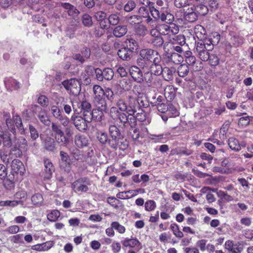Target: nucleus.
Returning a JSON list of instances; mask_svg holds the SVG:
<instances>
[{
  "mask_svg": "<svg viewBox=\"0 0 253 253\" xmlns=\"http://www.w3.org/2000/svg\"><path fill=\"white\" fill-rule=\"evenodd\" d=\"M94 16L96 19L99 22L100 26L103 29H106L107 27L106 25L107 19L106 18L107 15L103 11H98L95 13Z\"/></svg>",
  "mask_w": 253,
  "mask_h": 253,
  "instance_id": "obj_17",
  "label": "nucleus"
},
{
  "mask_svg": "<svg viewBox=\"0 0 253 253\" xmlns=\"http://www.w3.org/2000/svg\"><path fill=\"white\" fill-rule=\"evenodd\" d=\"M152 16L155 18H159L162 21L168 23L159 25V30L161 34L169 36L178 33L179 29L178 25L172 22L174 16L169 12L167 7H163L160 9L153 8L151 10Z\"/></svg>",
  "mask_w": 253,
  "mask_h": 253,
  "instance_id": "obj_2",
  "label": "nucleus"
},
{
  "mask_svg": "<svg viewBox=\"0 0 253 253\" xmlns=\"http://www.w3.org/2000/svg\"><path fill=\"white\" fill-rule=\"evenodd\" d=\"M220 35L217 33L210 36L208 39L196 44V50L199 58L204 61L210 58L209 51L213 49V46L217 44L220 40Z\"/></svg>",
  "mask_w": 253,
  "mask_h": 253,
  "instance_id": "obj_3",
  "label": "nucleus"
},
{
  "mask_svg": "<svg viewBox=\"0 0 253 253\" xmlns=\"http://www.w3.org/2000/svg\"><path fill=\"white\" fill-rule=\"evenodd\" d=\"M109 133L111 137H119L120 135V132L119 128L114 125L110 126Z\"/></svg>",
  "mask_w": 253,
  "mask_h": 253,
  "instance_id": "obj_51",
  "label": "nucleus"
},
{
  "mask_svg": "<svg viewBox=\"0 0 253 253\" xmlns=\"http://www.w3.org/2000/svg\"><path fill=\"white\" fill-rule=\"evenodd\" d=\"M60 215V212L58 210H53L47 214V218L50 221H55Z\"/></svg>",
  "mask_w": 253,
  "mask_h": 253,
  "instance_id": "obj_40",
  "label": "nucleus"
},
{
  "mask_svg": "<svg viewBox=\"0 0 253 253\" xmlns=\"http://www.w3.org/2000/svg\"><path fill=\"white\" fill-rule=\"evenodd\" d=\"M94 98L102 97L104 96V90L99 85H95L93 87Z\"/></svg>",
  "mask_w": 253,
  "mask_h": 253,
  "instance_id": "obj_35",
  "label": "nucleus"
},
{
  "mask_svg": "<svg viewBox=\"0 0 253 253\" xmlns=\"http://www.w3.org/2000/svg\"><path fill=\"white\" fill-rule=\"evenodd\" d=\"M82 23L84 26L90 27L92 25V17L87 14H84L82 16Z\"/></svg>",
  "mask_w": 253,
  "mask_h": 253,
  "instance_id": "obj_47",
  "label": "nucleus"
},
{
  "mask_svg": "<svg viewBox=\"0 0 253 253\" xmlns=\"http://www.w3.org/2000/svg\"><path fill=\"white\" fill-rule=\"evenodd\" d=\"M41 138L42 140L43 148L48 151L53 152L56 149V142L50 136H47L43 138L41 135Z\"/></svg>",
  "mask_w": 253,
  "mask_h": 253,
  "instance_id": "obj_12",
  "label": "nucleus"
},
{
  "mask_svg": "<svg viewBox=\"0 0 253 253\" xmlns=\"http://www.w3.org/2000/svg\"><path fill=\"white\" fill-rule=\"evenodd\" d=\"M51 129L54 133V137L63 131L60 125L54 123H52L51 124Z\"/></svg>",
  "mask_w": 253,
  "mask_h": 253,
  "instance_id": "obj_53",
  "label": "nucleus"
},
{
  "mask_svg": "<svg viewBox=\"0 0 253 253\" xmlns=\"http://www.w3.org/2000/svg\"><path fill=\"white\" fill-rule=\"evenodd\" d=\"M38 102L43 107H45L48 105V99L44 95H41L38 98Z\"/></svg>",
  "mask_w": 253,
  "mask_h": 253,
  "instance_id": "obj_63",
  "label": "nucleus"
},
{
  "mask_svg": "<svg viewBox=\"0 0 253 253\" xmlns=\"http://www.w3.org/2000/svg\"><path fill=\"white\" fill-rule=\"evenodd\" d=\"M44 170L45 171V177L46 179H49L53 173L54 171V167L51 162V161L48 159H44Z\"/></svg>",
  "mask_w": 253,
  "mask_h": 253,
  "instance_id": "obj_20",
  "label": "nucleus"
},
{
  "mask_svg": "<svg viewBox=\"0 0 253 253\" xmlns=\"http://www.w3.org/2000/svg\"><path fill=\"white\" fill-rule=\"evenodd\" d=\"M195 34L197 38L200 41H202L205 38L206 31L204 27L201 25H198L196 27Z\"/></svg>",
  "mask_w": 253,
  "mask_h": 253,
  "instance_id": "obj_33",
  "label": "nucleus"
},
{
  "mask_svg": "<svg viewBox=\"0 0 253 253\" xmlns=\"http://www.w3.org/2000/svg\"><path fill=\"white\" fill-rule=\"evenodd\" d=\"M79 106V109L78 110L75 108V105L73 104V108L75 112L79 114V113H82L84 115L86 112H91V105L86 101H82L78 103Z\"/></svg>",
  "mask_w": 253,
  "mask_h": 253,
  "instance_id": "obj_14",
  "label": "nucleus"
},
{
  "mask_svg": "<svg viewBox=\"0 0 253 253\" xmlns=\"http://www.w3.org/2000/svg\"><path fill=\"white\" fill-rule=\"evenodd\" d=\"M97 138L102 144H105L108 140L107 134L105 132L99 131L97 133Z\"/></svg>",
  "mask_w": 253,
  "mask_h": 253,
  "instance_id": "obj_49",
  "label": "nucleus"
},
{
  "mask_svg": "<svg viewBox=\"0 0 253 253\" xmlns=\"http://www.w3.org/2000/svg\"><path fill=\"white\" fill-rule=\"evenodd\" d=\"M156 207V204L153 200H148L145 203V209L148 211L154 210Z\"/></svg>",
  "mask_w": 253,
  "mask_h": 253,
  "instance_id": "obj_54",
  "label": "nucleus"
},
{
  "mask_svg": "<svg viewBox=\"0 0 253 253\" xmlns=\"http://www.w3.org/2000/svg\"><path fill=\"white\" fill-rule=\"evenodd\" d=\"M21 204H22V202H20L17 200H7L0 202V206H9L11 207H14Z\"/></svg>",
  "mask_w": 253,
  "mask_h": 253,
  "instance_id": "obj_38",
  "label": "nucleus"
},
{
  "mask_svg": "<svg viewBox=\"0 0 253 253\" xmlns=\"http://www.w3.org/2000/svg\"><path fill=\"white\" fill-rule=\"evenodd\" d=\"M57 119H58L60 122L61 124L64 126H68L70 122L69 119L63 114H62Z\"/></svg>",
  "mask_w": 253,
  "mask_h": 253,
  "instance_id": "obj_64",
  "label": "nucleus"
},
{
  "mask_svg": "<svg viewBox=\"0 0 253 253\" xmlns=\"http://www.w3.org/2000/svg\"><path fill=\"white\" fill-rule=\"evenodd\" d=\"M225 247L231 253H241L243 249V246L240 242H234L231 240L226 241Z\"/></svg>",
  "mask_w": 253,
  "mask_h": 253,
  "instance_id": "obj_9",
  "label": "nucleus"
},
{
  "mask_svg": "<svg viewBox=\"0 0 253 253\" xmlns=\"http://www.w3.org/2000/svg\"><path fill=\"white\" fill-rule=\"evenodd\" d=\"M127 31V29L125 25H119L115 27L113 30L114 36L117 38H121L125 35Z\"/></svg>",
  "mask_w": 253,
  "mask_h": 253,
  "instance_id": "obj_21",
  "label": "nucleus"
},
{
  "mask_svg": "<svg viewBox=\"0 0 253 253\" xmlns=\"http://www.w3.org/2000/svg\"><path fill=\"white\" fill-rule=\"evenodd\" d=\"M51 112L53 117L56 119L59 118L62 114L58 107L56 105H53L51 106Z\"/></svg>",
  "mask_w": 253,
  "mask_h": 253,
  "instance_id": "obj_59",
  "label": "nucleus"
},
{
  "mask_svg": "<svg viewBox=\"0 0 253 253\" xmlns=\"http://www.w3.org/2000/svg\"><path fill=\"white\" fill-rule=\"evenodd\" d=\"M140 56L145 61H150V63L154 61L161 62L162 59L158 52L151 49H144L140 51Z\"/></svg>",
  "mask_w": 253,
  "mask_h": 253,
  "instance_id": "obj_6",
  "label": "nucleus"
},
{
  "mask_svg": "<svg viewBox=\"0 0 253 253\" xmlns=\"http://www.w3.org/2000/svg\"><path fill=\"white\" fill-rule=\"evenodd\" d=\"M103 112H105L104 111L100 110L98 109H94L91 112H88L90 114V116L92 117L91 119V121L93 120L96 122H100L103 116Z\"/></svg>",
  "mask_w": 253,
  "mask_h": 253,
  "instance_id": "obj_28",
  "label": "nucleus"
},
{
  "mask_svg": "<svg viewBox=\"0 0 253 253\" xmlns=\"http://www.w3.org/2000/svg\"><path fill=\"white\" fill-rule=\"evenodd\" d=\"M62 84L67 90H70V92L75 96L78 95L81 91L80 83L75 79L64 81Z\"/></svg>",
  "mask_w": 253,
  "mask_h": 253,
  "instance_id": "obj_8",
  "label": "nucleus"
},
{
  "mask_svg": "<svg viewBox=\"0 0 253 253\" xmlns=\"http://www.w3.org/2000/svg\"><path fill=\"white\" fill-rule=\"evenodd\" d=\"M150 41L153 45L156 47H160L164 43V40L161 36L152 38Z\"/></svg>",
  "mask_w": 253,
  "mask_h": 253,
  "instance_id": "obj_52",
  "label": "nucleus"
},
{
  "mask_svg": "<svg viewBox=\"0 0 253 253\" xmlns=\"http://www.w3.org/2000/svg\"><path fill=\"white\" fill-rule=\"evenodd\" d=\"M93 103L97 109L106 112L107 103L104 97L94 98Z\"/></svg>",
  "mask_w": 253,
  "mask_h": 253,
  "instance_id": "obj_22",
  "label": "nucleus"
},
{
  "mask_svg": "<svg viewBox=\"0 0 253 253\" xmlns=\"http://www.w3.org/2000/svg\"><path fill=\"white\" fill-rule=\"evenodd\" d=\"M192 151L189 149H187L186 148H182L179 150H173V154H176L178 155H186L189 156L192 154Z\"/></svg>",
  "mask_w": 253,
  "mask_h": 253,
  "instance_id": "obj_50",
  "label": "nucleus"
},
{
  "mask_svg": "<svg viewBox=\"0 0 253 253\" xmlns=\"http://www.w3.org/2000/svg\"><path fill=\"white\" fill-rule=\"evenodd\" d=\"M56 142L61 145L66 146L68 143V139L67 136H65L64 131L55 137Z\"/></svg>",
  "mask_w": 253,
  "mask_h": 253,
  "instance_id": "obj_31",
  "label": "nucleus"
},
{
  "mask_svg": "<svg viewBox=\"0 0 253 253\" xmlns=\"http://www.w3.org/2000/svg\"><path fill=\"white\" fill-rule=\"evenodd\" d=\"M132 51L127 47L121 48L118 51V55L123 60H128L130 58Z\"/></svg>",
  "mask_w": 253,
  "mask_h": 253,
  "instance_id": "obj_26",
  "label": "nucleus"
},
{
  "mask_svg": "<svg viewBox=\"0 0 253 253\" xmlns=\"http://www.w3.org/2000/svg\"><path fill=\"white\" fill-rule=\"evenodd\" d=\"M126 42L127 47L132 52L133 50L136 49L138 46L137 42L132 38L127 39Z\"/></svg>",
  "mask_w": 253,
  "mask_h": 253,
  "instance_id": "obj_42",
  "label": "nucleus"
},
{
  "mask_svg": "<svg viewBox=\"0 0 253 253\" xmlns=\"http://www.w3.org/2000/svg\"><path fill=\"white\" fill-rule=\"evenodd\" d=\"M3 117L5 119V123L9 129L13 130L14 128V124L13 119L10 118V114L8 113H4Z\"/></svg>",
  "mask_w": 253,
  "mask_h": 253,
  "instance_id": "obj_41",
  "label": "nucleus"
},
{
  "mask_svg": "<svg viewBox=\"0 0 253 253\" xmlns=\"http://www.w3.org/2000/svg\"><path fill=\"white\" fill-rule=\"evenodd\" d=\"M129 73L133 79L137 83L143 81V74L140 69L135 66H132L129 68Z\"/></svg>",
  "mask_w": 253,
  "mask_h": 253,
  "instance_id": "obj_13",
  "label": "nucleus"
},
{
  "mask_svg": "<svg viewBox=\"0 0 253 253\" xmlns=\"http://www.w3.org/2000/svg\"><path fill=\"white\" fill-rule=\"evenodd\" d=\"M178 76L180 77H185L189 73V68L186 64H181L177 68Z\"/></svg>",
  "mask_w": 253,
  "mask_h": 253,
  "instance_id": "obj_34",
  "label": "nucleus"
},
{
  "mask_svg": "<svg viewBox=\"0 0 253 253\" xmlns=\"http://www.w3.org/2000/svg\"><path fill=\"white\" fill-rule=\"evenodd\" d=\"M60 156L61 157V167L64 170L68 172L71 171L70 166L72 163L69 155L63 151L60 152Z\"/></svg>",
  "mask_w": 253,
  "mask_h": 253,
  "instance_id": "obj_11",
  "label": "nucleus"
},
{
  "mask_svg": "<svg viewBox=\"0 0 253 253\" xmlns=\"http://www.w3.org/2000/svg\"><path fill=\"white\" fill-rule=\"evenodd\" d=\"M108 141L109 146L113 149H116L119 143V137H111Z\"/></svg>",
  "mask_w": 253,
  "mask_h": 253,
  "instance_id": "obj_55",
  "label": "nucleus"
},
{
  "mask_svg": "<svg viewBox=\"0 0 253 253\" xmlns=\"http://www.w3.org/2000/svg\"><path fill=\"white\" fill-rule=\"evenodd\" d=\"M169 59L170 61L175 64H178L181 63L183 61V57L178 53H172L169 56Z\"/></svg>",
  "mask_w": 253,
  "mask_h": 253,
  "instance_id": "obj_32",
  "label": "nucleus"
},
{
  "mask_svg": "<svg viewBox=\"0 0 253 253\" xmlns=\"http://www.w3.org/2000/svg\"><path fill=\"white\" fill-rule=\"evenodd\" d=\"M135 32L138 35L143 36L147 33V30L145 26L142 24L136 25L134 27Z\"/></svg>",
  "mask_w": 253,
  "mask_h": 253,
  "instance_id": "obj_37",
  "label": "nucleus"
},
{
  "mask_svg": "<svg viewBox=\"0 0 253 253\" xmlns=\"http://www.w3.org/2000/svg\"><path fill=\"white\" fill-rule=\"evenodd\" d=\"M31 201L34 205H40L42 202V197L40 194L34 195L31 198Z\"/></svg>",
  "mask_w": 253,
  "mask_h": 253,
  "instance_id": "obj_56",
  "label": "nucleus"
},
{
  "mask_svg": "<svg viewBox=\"0 0 253 253\" xmlns=\"http://www.w3.org/2000/svg\"><path fill=\"white\" fill-rule=\"evenodd\" d=\"M161 62H156L154 61L151 63L149 66V72L153 74L155 76H158L163 73V68L160 64Z\"/></svg>",
  "mask_w": 253,
  "mask_h": 253,
  "instance_id": "obj_16",
  "label": "nucleus"
},
{
  "mask_svg": "<svg viewBox=\"0 0 253 253\" xmlns=\"http://www.w3.org/2000/svg\"><path fill=\"white\" fill-rule=\"evenodd\" d=\"M11 168L13 174L15 173L22 175L25 170L23 164L18 159H14L12 161Z\"/></svg>",
  "mask_w": 253,
  "mask_h": 253,
  "instance_id": "obj_10",
  "label": "nucleus"
},
{
  "mask_svg": "<svg viewBox=\"0 0 253 253\" xmlns=\"http://www.w3.org/2000/svg\"><path fill=\"white\" fill-rule=\"evenodd\" d=\"M197 18L198 15L192 7L191 9H187L184 13V18L188 22H193L197 20Z\"/></svg>",
  "mask_w": 253,
  "mask_h": 253,
  "instance_id": "obj_23",
  "label": "nucleus"
},
{
  "mask_svg": "<svg viewBox=\"0 0 253 253\" xmlns=\"http://www.w3.org/2000/svg\"><path fill=\"white\" fill-rule=\"evenodd\" d=\"M30 110L33 113H36L37 112H38L37 117L42 124L46 126L50 125V120L45 110L42 109L36 104L32 105L30 107Z\"/></svg>",
  "mask_w": 253,
  "mask_h": 253,
  "instance_id": "obj_7",
  "label": "nucleus"
},
{
  "mask_svg": "<svg viewBox=\"0 0 253 253\" xmlns=\"http://www.w3.org/2000/svg\"><path fill=\"white\" fill-rule=\"evenodd\" d=\"M108 20L111 24L116 25L119 22L120 18L118 15L113 14L109 16Z\"/></svg>",
  "mask_w": 253,
  "mask_h": 253,
  "instance_id": "obj_61",
  "label": "nucleus"
},
{
  "mask_svg": "<svg viewBox=\"0 0 253 253\" xmlns=\"http://www.w3.org/2000/svg\"><path fill=\"white\" fill-rule=\"evenodd\" d=\"M137 100L136 97L132 95L126 96L125 98H121L116 102V107H112L108 115L113 120H119L120 123L126 127L129 126L133 128L136 125V120L143 122L145 119L144 113L136 112V105Z\"/></svg>",
  "mask_w": 253,
  "mask_h": 253,
  "instance_id": "obj_1",
  "label": "nucleus"
},
{
  "mask_svg": "<svg viewBox=\"0 0 253 253\" xmlns=\"http://www.w3.org/2000/svg\"><path fill=\"white\" fill-rule=\"evenodd\" d=\"M5 85L9 90H17L20 88V84L12 78H7L4 80Z\"/></svg>",
  "mask_w": 253,
  "mask_h": 253,
  "instance_id": "obj_15",
  "label": "nucleus"
},
{
  "mask_svg": "<svg viewBox=\"0 0 253 253\" xmlns=\"http://www.w3.org/2000/svg\"><path fill=\"white\" fill-rule=\"evenodd\" d=\"M192 7L197 14L201 15H205L209 11L207 6L202 4H194Z\"/></svg>",
  "mask_w": 253,
  "mask_h": 253,
  "instance_id": "obj_30",
  "label": "nucleus"
},
{
  "mask_svg": "<svg viewBox=\"0 0 253 253\" xmlns=\"http://www.w3.org/2000/svg\"><path fill=\"white\" fill-rule=\"evenodd\" d=\"M30 137L33 140H36L39 137V134L37 129L33 126L29 125Z\"/></svg>",
  "mask_w": 253,
  "mask_h": 253,
  "instance_id": "obj_57",
  "label": "nucleus"
},
{
  "mask_svg": "<svg viewBox=\"0 0 253 253\" xmlns=\"http://www.w3.org/2000/svg\"><path fill=\"white\" fill-rule=\"evenodd\" d=\"M250 122V118L249 116H245L241 117L238 121V125L242 126H248Z\"/></svg>",
  "mask_w": 253,
  "mask_h": 253,
  "instance_id": "obj_62",
  "label": "nucleus"
},
{
  "mask_svg": "<svg viewBox=\"0 0 253 253\" xmlns=\"http://www.w3.org/2000/svg\"><path fill=\"white\" fill-rule=\"evenodd\" d=\"M174 5L177 8H182L189 5L188 0H175Z\"/></svg>",
  "mask_w": 253,
  "mask_h": 253,
  "instance_id": "obj_60",
  "label": "nucleus"
},
{
  "mask_svg": "<svg viewBox=\"0 0 253 253\" xmlns=\"http://www.w3.org/2000/svg\"><path fill=\"white\" fill-rule=\"evenodd\" d=\"M19 149L21 151H26L28 149V143L27 140L21 137L19 138L18 141Z\"/></svg>",
  "mask_w": 253,
  "mask_h": 253,
  "instance_id": "obj_44",
  "label": "nucleus"
},
{
  "mask_svg": "<svg viewBox=\"0 0 253 253\" xmlns=\"http://www.w3.org/2000/svg\"><path fill=\"white\" fill-rule=\"evenodd\" d=\"M3 144L4 146L10 147L12 145V139L8 132H3L0 134V146Z\"/></svg>",
  "mask_w": 253,
  "mask_h": 253,
  "instance_id": "obj_18",
  "label": "nucleus"
},
{
  "mask_svg": "<svg viewBox=\"0 0 253 253\" xmlns=\"http://www.w3.org/2000/svg\"><path fill=\"white\" fill-rule=\"evenodd\" d=\"M83 117L81 116H72L71 120L77 129L83 131L87 129L88 124L91 122V116L88 112H86Z\"/></svg>",
  "mask_w": 253,
  "mask_h": 253,
  "instance_id": "obj_4",
  "label": "nucleus"
},
{
  "mask_svg": "<svg viewBox=\"0 0 253 253\" xmlns=\"http://www.w3.org/2000/svg\"><path fill=\"white\" fill-rule=\"evenodd\" d=\"M90 185V180L86 177H81L74 181L71 184V188L75 193L86 192L88 186Z\"/></svg>",
  "mask_w": 253,
  "mask_h": 253,
  "instance_id": "obj_5",
  "label": "nucleus"
},
{
  "mask_svg": "<svg viewBox=\"0 0 253 253\" xmlns=\"http://www.w3.org/2000/svg\"><path fill=\"white\" fill-rule=\"evenodd\" d=\"M114 72L111 68H106L103 70V79L109 81L112 79Z\"/></svg>",
  "mask_w": 253,
  "mask_h": 253,
  "instance_id": "obj_45",
  "label": "nucleus"
},
{
  "mask_svg": "<svg viewBox=\"0 0 253 253\" xmlns=\"http://www.w3.org/2000/svg\"><path fill=\"white\" fill-rule=\"evenodd\" d=\"M174 73L175 69L174 68L165 67L163 68V73L161 74L166 81H169L172 79Z\"/></svg>",
  "mask_w": 253,
  "mask_h": 253,
  "instance_id": "obj_27",
  "label": "nucleus"
},
{
  "mask_svg": "<svg viewBox=\"0 0 253 253\" xmlns=\"http://www.w3.org/2000/svg\"><path fill=\"white\" fill-rule=\"evenodd\" d=\"M228 145L231 149L235 151L241 150V144L238 139L234 137H230L228 139Z\"/></svg>",
  "mask_w": 253,
  "mask_h": 253,
  "instance_id": "obj_29",
  "label": "nucleus"
},
{
  "mask_svg": "<svg viewBox=\"0 0 253 253\" xmlns=\"http://www.w3.org/2000/svg\"><path fill=\"white\" fill-rule=\"evenodd\" d=\"M144 79L148 84L149 86L154 87L156 85V83L158 79L157 76H155L150 72H147L144 74L143 80Z\"/></svg>",
  "mask_w": 253,
  "mask_h": 253,
  "instance_id": "obj_19",
  "label": "nucleus"
},
{
  "mask_svg": "<svg viewBox=\"0 0 253 253\" xmlns=\"http://www.w3.org/2000/svg\"><path fill=\"white\" fill-rule=\"evenodd\" d=\"M170 229L173 232V234L177 238H181L183 236V233L179 230L178 225L176 223H172L170 225Z\"/></svg>",
  "mask_w": 253,
  "mask_h": 253,
  "instance_id": "obj_39",
  "label": "nucleus"
},
{
  "mask_svg": "<svg viewBox=\"0 0 253 253\" xmlns=\"http://www.w3.org/2000/svg\"><path fill=\"white\" fill-rule=\"evenodd\" d=\"M122 245L125 247L134 248L141 245L140 242L136 238H125L122 241Z\"/></svg>",
  "mask_w": 253,
  "mask_h": 253,
  "instance_id": "obj_24",
  "label": "nucleus"
},
{
  "mask_svg": "<svg viewBox=\"0 0 253 253\" xmlns=\"http://www.w3.org/2000/svg\"><path fill=\"white\" fill-rule=\"evenodd\" d=\"M141 20V17L137 15H132L129 17L127 19L128 22L131 25L139 24Z\"/></svg>",
  "mask_w": 253,
  "mask_h": 253,
  "instance_id": "obj_48",
  "label": "nucleus"
},
{
  "mask_svg": "<svg viewBox=\"0 0 253 253\" xmlns=\"http://www.w3.org/2000/svg\"><path fill=\"white\" fill-rule=\"evenodd\" d=\"M61 5L62 7L67 10L68 13L70 16H74L77 15L79 13V11L76 8V7L69 3H62Z\"/></svg>",
  "mask_w": 253,
  "mask_h": 253,
  "instance_id": "obj_25",
  "label": "nucleus"
},
{
  "mask_svg": "<svg viewBox=\"0 0 253 253\" xmlns=\"http://www.w3.org/2000/svg\"><path fill=\"white\" fill-rule=\"evenodd\" d=\"M16 197L17 199H20V202H22V205L23 204L24 201H25L27 198V194L25 191L21 190L18 191L16 194Z\"/></svg>",
  "mask_w": 253,
  "mask_h": 253,
  "instance_id": "obj_58",
  "label": "nucleus"
},
{
  "mask_svg": "<svg viewBox=\"0 0 253 253\" xmlns=\"http://www.w3.org/2000/svg\"><path fill=\"white\" fill-rule=\"evenodd\" d=\"M111 226L120 234H124L126 232V229L125 227L120 224L118 222H113Z\"/></svg>",
  "mask_w": 253,
  "mask_h": 253,
  "instance_id": "obj_43",
  "label": "nucleus"
},
{
  "mask_svg": "<svg viewBox=\"0 0 253 253\" xmlns=\"http://www.w3.org/2000/svg\"><path fill=\"white\" fill-rule=\"evenodd\" d=\"M136 6V2L134 0H129L124 6V10L126 12L132 11Z\"/></svg>",
  "mask_w": 253,
  "mask_h": 253,
  "instance_id": "obj_46",
  "label": "nucleus"
},
{
  "mask_svg": "<svg viewBox=\"0 0 253 253\" xmlns=\"http://www.w3.org/2000/svg\"><path fill=\"white\" fill-rule=\"evenodd\" d=\"M75 143L77 146L82 147L86 146L87 144V141L83 135H77L75 138Z\"/></svg>",
  "mask_w": 253,
  "mask_h": 253,
  "instance_id": "obj_36",
  "label": "nucleus"
}]
</instances>
